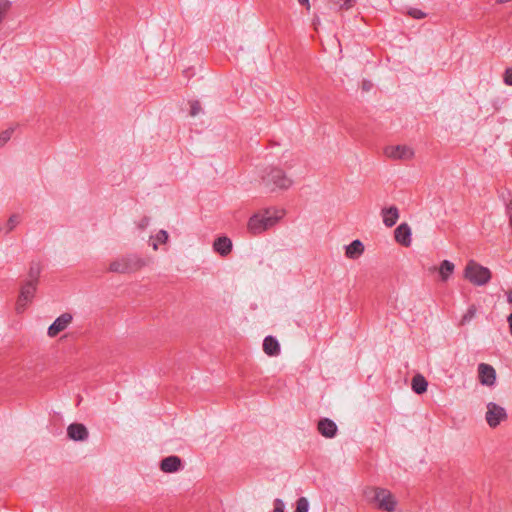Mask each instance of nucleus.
Listing matches in <instances>:
<instances>
[{"mask_svg":"<svg viewBox=\"0 0 512 512\" xmlns=\"http://www.w3.org/2000/svg\"><path fill=\"white\" fill-rule=\"evenodd\" d=\"M283 216V212L274 208H267L252 215L247 223V229L252 235H259L274 226Z\"/></svg>","mask_w":512,"mask_h":512,"instance_id":"obj_1","label":"nucleus"},{"mask_svg":"<svg viewBox=\"0 0 512 512\" xmlns=\"http://www.w3.org/2000/svg\"><path fill=\"white\" fill-rule=\"evenodd\" d=\"M148 262V259H144L137 254H127L112 261L109 265V271L130 274L142 269L148 265Z\"/></svg>","mask_w":512,"mask_h":512,"instance_id":"obj_2","label":"nucleus"},{"mask_svg":"<svg viewBox=\"0 0 512 512\" xmlns=\"http://www.w3.org/2000/svg\"><path fill=\"white\" fill-rule=\"evenodd\" d=\"M464 278L475 286H484L491 280L492 273L489 268L469 260L464 269Z\"/></svg>","mask_w":512,"mask_h":512,"instance_id":"obj_3","label":"nucleus"},{"mask_svg":"<svg viewBox=\"0 0 512 512\" xmlns=\"http://www.w3.org/2000/svg\"><path fill=\"white\" fill-rule=\"evenodd\" d=\"M365 495L377 503L380 510L392 512L396 509L397 501L393 494L385 488H370L365 491Z\"/></svg>","mask_w":512,"mask_h":512,"instance_id":"obj_4","label":"nucleus"},{"mask_svg":"<svg viewBox=\"0 0 512 512\" xmlns=\"http://www.w3.org/2000/svg\"><path fill=\"white\" fill-rule=\"evenodd\" d=\"M262 181L271 190L275 188L288 189L292 185V180L287 177L285 172L276 167H271L269 171L262 176Z\"/></svg>","mask_w":512,"mask_h":512,"instance_id":"obj_5","label":"nucleus"},{"mask_svg":"<svg viewBox=\"0 0 512 512\" xmlns=\"http://www.w3.org/2000/svg\"><path fill=\"white\" fill-rule=\"evenodd\" d=\"M37 283L24 281L20 287V293L16 302L17 313H22L26 306L32 302L37 291Z\"/></svg>","mask_w":512,"mask_h":512,"instance_id":"obj_6","label":"nucleus"},{"mask_svg":"<svg viewBox=\"0 0 512 512\" xmlns=\"http://www.w3.org/2000/svg\"><path fill=\"white\" fill-rule=\"evenodd\" d=\"M507 418L508 415L505 408L495 402H489L487 404L485 419L489 427L496 428L502 421L507 420Z\"/></svg>","mask_w":512,"mask_h":512,"instance_id":"obj_7","label":"nucleus"},{"mask_svg":"<svg viewBox=\"0 0 512 512\" xmlns=\"http://www.w3.org/2000/svg\"><path fill=\"white\" fill-rule=\"evenodd\" d=\"M73 316L70 313H63L57 317L48 327L47 334L49 337H56L60 332L64 331L72 322Z\"/></svg>","mask_w":512,"mask_h":512,"instance_id":"obj_8","label":"nucleus"},{"mask_svg":"<svg viewBox=\"0 0 512 512\" xmlns=\"http://www.w3.org/2000/svg\"><path fill=\"white\" fill-rule=\"evenodd\" d=\"M385 154L392 159L407 160L414 155L413 150L406 145L388 146L385 148Z\"/></svg>","mask_w":512,"mask_h":512,"instance_id":"obj_9","label":"nucleus"},{"mask_svg":"<svg viewBox=\"0 0 512 512\" xmlns=\"http://www.w3.org/2000/svg\"><path fill=\"white\" fill-rule=\"evenodd\" d=\"M478 377L482 385L493 386L496 382V370L489 364L481 363L478 366Z\"/></svg>","mask_w":512,"mask_h":512,"instance_id":"obj_10","label":"nucleus"},{"mask_svg":"<svg viewBox=\"0 0 512 512\" xmlns=\"http://www.w3.org/2000/svg\"><path fill=\"white\" fill-rule=\"evenodd\" d=\"M182 467V459L176 455L165 457L160 462V469L164 473H175L182 469Z\"/></svg>","mask_w":512,"mask_h":512,"instance_id":"obj_11","label":"nucleus"},{"mask_svg":"<svg viewBox=\"0 0 512 512\" xmlns=\"http://www.w3.org/2000/svg\"><path fill=\"white\" fill-rule=\"evenodd\" d=\"M317 429L325 438L335 437L338 431L336 423L329 418H321L318 421Z\"/></svg>","mask_w":512,"mask_h":512,"instance_id":"obj_12","label":"nucleus"},{"mask_svg":"<svg viewBox=\"0 0 512 512\" xmlns=\"http://www.w3.org/2000/svg\"><path fill=\"white\" fill-rule=\"evenodd\" d=\"M395 240L404 247L411 245V228L407 223H401L394 231Z\"/></svg>","mask_w":512,"mask_h":512,"instance_id":"obj_13","label":"nucleus"},{"mask_svg":"<svg viewBox=\"0 0 512 512\" xmlns=\"http://www.w3.org/2000/svg\"><path fill=\"white\" fill-rule=\"evenodd\" d=\"M67 435L74 441H84L88 438L89 433L85 425L81 423H72L67 428Z\"/></svg>","mask_w":512,"mask_h":512,"instance_id":"obj_14","label":"nucleus"},{"mask_svg":"<svg viewBox=\"0 0 512 512\" xmlns=\"http://www.w3.org/2000/svg\"><path fill=\"white\" fill-rule=\"evenodd\" d=\"M213 249L222 257H226L232 251V241L226 236H221L215 239Z\"/></svg>","mask_w":512,"mask_h":512,"instance_id":"obj_15","label":"nucleus"},{"mask_svg":"<svg viewBox=\"0 0 512 512\" xmlns=\"http://www.w3.org/2000/svg\"><path fill=\"white\" fill-rule=\"evenodd\" d=\"M364 252V244L356 239L345 247V255L349 259H358Z\"/></svg>","mask_w":512,"mask_h":512,"instance_id":"obj_16","label":"nucleus"},{"mask_svg":"<svg viewBox=\"0 0 512 512\" xmlns=\"http://www.w3.org/2000/svg\"><path fill=\"white\" fill-rule=\"evenodd\" d=\"M383 223L387 227H392L396 224L399 218V210L396 206H390L389 208L382 209Z\"/></svg>","mask_w":512,"mask_h":512,"instance_id":"obj_17","label":"nucleus"},{"mask_svg":"<svg viewBox=\"0 0 512 512\" xmlns=\"http://www.w3.org/2000/svg\"><path fill=\"white\" fill-rule=\"evenodd\" d=\"M263 351L268 356H277L280 353V344L278 340L271 335L266 336L263 341Z\"/></svg>","mask_w":512,"mask_h":512,"instance_id":"obj_18","label":"nucleus"},{"mask_svg":"<svg viewBox=\"0 0 512 512\" xmlns=\"http://www.w3.org/2000/svg\"><path fill=\"white\" fill-rule=\"evenodd\" d=\"M411 387L416 394L420 395L427 391L428 382L424 376L417 374L412 378Z\"/></svg>","mask_w":512,"mask_h":512,"instance_id":"obj_19","label":"nucleus"},{"mask_svg":"<svg viewBox=\"0 0 512 512\" xmlns=\"http://www.w3.org/2000/svg\"><path fill=\"white\" fill-rule=\"evenodd\" d=\"M455 265L449 260H443L438 268L441 281L446 282L453 274Z\"/></svg>","mask_w":512,"mask_h":512,"instance_id":"obj_20","label":"nucleus"},{"mask_svg":"<svg viewBox=\"0 0 512 512\" xmlns=\"http://www.w3.org/2000/svg\"><path fill=\"white\" fill-rule=\"evenodd\" d=\"M41 271H42V266H41L40 262L32 261L29 266L28 275H27L28 277L25 281L34 282V283L38 284Z\"/></svg>","mask_w":512,"mask_h":512,"instance_id":"obj_21","label":"nucleus"},{"mask_svg":"<svg viewBox=\"0 0 512 512\" xmlns=\"http://www.w3.org/2000/svg\"><path fill=\"white\" fill-rule=\"evenodd\" d=\"M330 3L340 10H349L354 6L356 0H330Z\"/></svg>","mask_w":512,"mask_h":512,"instance_id":"obj_22","label":"nucleus"},{"mask_svg":"<svg viewBox=\"0 0 512 512\" xmlns=\"http://www.w3.org/2000/svg\"><path fill=\"white\" fill-rule=\"evenodd\" d=\"M19 223H20V216L18 214L11 215L7 221L6 233H9L10 231H12Z\"/></svg>","mask_w":512,"mask_h":512,"instance_id":"obj_23","label":"nucleus"},{"mask_svg":"<svg viewBox=\"0 0 512 512\" xmlns=\"http://www.w3.org/2000/svg\"><path fill=\"white\" fill-rule=\"evenodd\" d=\"M309 510V502L305 497H300L297 500L296 510L295 512H308Z\"/></svg>","mask_w":512,"mask_h":512,"instance_id":"obj_24","label":"nucleus"},{"mask_svg":"<svg viewBox=\"0 0 512 512\" xmlns=\"http://www.w3.org/2000/svg\"><path fill=\"white\" fill-rule=\"evenodd\" d=\"M14 132V128H8L0 134V147L4 146L10 139Z\"/></svg>","mask_w":512,"mask_h":512,"instance_id":"obj_25","label":"nucleus"},{"mask_svg":"<svg viewBox=\"0 0 512 512\" xmlns=\"http://www.w3.org/2000/svg\"><path fill=\"white\" fill-rule=\"evenodd\" d=\"M11 2L8 0H0V23L4 19L5 14L10 9Z\"/></svg>","mask_w":512,"mask_h":512,"instance_id":"obj_26","label":"nucleus"},{"mask_svg":"<svg viewBox=\"0 0 512 512\" xmlns=\"http://www.w3.org/2000/svg\"><path fill=\"white\" fill-rule=\"evenodd\" d=\"M475 313H476L475 306H470L468 308L467 312L462 317V320H461L462 324L469 322L475 316Z\"/></svg>","mask_w":512,"mask_h":512,"instance_id":"obj_27","label":"nucleus"},{"mask_svg":"<svg viewBox=\"0 0 512 512\" xmlns=\"http://www.w3.org/2000/svg\"><path fill=\"white\" fill-rule=\"evenodd\" d=\"M201 111V105H200V102L197 101V100H194L192 102H190V115L191 116H196L197 114H199Z\"/></svg>","mask_w":512,"mask_h":512,"instance_id":"obj_28","label":"nucleus"},{"mask_svg":"<svg viewBox=\"0 0 512 512\" xmlns=\"http://www.w3.org/2000/svg\"><path fill=\"white\" fill-rule=\"evenodd\" d=\"M156 241L162 244H165L168 241L169 235L166 230H160L155 236Z\"/></svg>","mask_w":512,"mask_h":512,"instance_id":"obj_29","label":"nucleus"},{"mask_svg":"<svg viewBox=\"0 0 512 512\" xmlns=\"http://www.w3.org/2000/svg\"><path fill=\"white\" fill-rule=\"evenodd\" d=\"M408 14L415 19H422L426 16V14L424 12H422L421 10L416 9V8L410 9Z\"/></svg>","mask_w":512,"mask_h":512,"instance_id":"obj_30","label":"nucleus"},{"mask_svg":"<svg viewBox=\"0 0 512 512\" xmlns=\"http://www.w3.org/2000/svg\"><path fill=\"white\" fill-rule=\"evenodd\" d=\"M504 83L512 86V68H507L504 73Z\"/></svg>","mask_w":512,"mask_h":512,"instance_id":"obj_31","label":"nucleus"},{"mask_svg":"<svg viewBox=\"0 0 512 512\" xmlns=\"http://www.w3.org/2000/svg\"><path fill=\"white\" fill-rule=\"evenodd\" d=\"M285 504L281 499H275L274 512H284Z\"/></svg>","mask_w":512,"mask_h":512,"instance_id":"obj_32","label":"nucleus"},{"mask_svg":"<svg viewBox=\"0 0 512 512\" xmlns=\"http://www.w3.org/2000/svg\"><path fill=\"white\" fill-rule=\"evenodd\" d=\"M150 218L147 216H144L138 223V228L140 230L146 229V227L149 225Z\"/></svg>","mask_w":512,"mask_h":512,"instance_id":"obj_33","label":"nucleus"},{"mask_svg":"<svg viewBox=\"0 0 512 512\" xmlns=\"http://www.w3.org/2000/svg\"><path fill=\"white\" fill-rule=\"evenodd\" d=\"M508 212H509V222L510 226L512 227V201L507 206Z\"/></svg>","mask_w":512,"mask_h":512,"instance_id":"obj_34","label":"nucleus"},{"mask_svg":"<svg viewBox=\"0 0 512 512\" xmlns=\"http://www.w3.org/2000/svg\"><path fill=\"white\" fill-rule=\"evenodd\" d=\"M507 322L509 326V332L512 335V312L508 315Z\"/></svg>","mask_w":512,"mask_h":512,"instance_id":"obj_35","label":"nucleus"},{"mask_svg":"<svg viewBox=\"0 0 512 512\" xmlns=\"http://www.w3.org/2000/svg\"><path fill=\"white\" fill-rule=\"evenodd\" d=\"M363 90H369L371 87V83L369 81H363Z\"/></svg>","mask_w":512,"mask_h":512,"instance_id":"obj_36","label":"nucleus"},{"mask_svg":"<svg viewBox=\"0 0 512 512\" xmlns=\"http://www.w3.org/2000/svg\"><path fill=\"white\" fill-rule=\"evenodd\" d=\"M507 302L512 305V289L507 292Z\"/></svg>","mask_w":512,"mask_h":512,"instance_id":"obj_37","label":"nucleus"},{"mask_svg":"<svg viewBox=\"0 0 512 512\" xmlns=\"http://www.w3.org/2000/svg\"><path fill=\"white\" fill-rule=\"evenodd\" d=\"M301 5H306L309 8V0H298Z\"/></svg>","mask_w":512,"mask_h":512,"instance_id":"obj_38","label":"nucleus"},{"mask_svg":"<svg viewBox=\"0 0 512 512\" xmlns=\"http://www.w3.org/2000/svg\"><path fill=\"white\" fill-rule=\"evenodd\" d=\"M510 0H496V3L498 4H503V3H506V2H509Z\"/></svg>","mask_w":512,"mask_h":512,"instance_id":"obj_39","label":"nucleus"},{"mask_svg":"<svg viewBox=\"0 0 512 512\" xmlns=\"http://www.w3.org/2000/svg\"><path fill=\"white\" fill-rule=\"evenodd\" d=\"M152 247H153V249H154V250H157V249H158V244H157V242H153Z\"/></svg>","mask_w":512,"mask_h":512,"instance_id":"obj_40","label":"nucleus"}]
</instances>
